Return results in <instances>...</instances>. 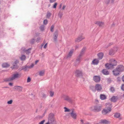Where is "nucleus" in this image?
<instances>
[{
  "label": "nucleus",
  "instance_id": "f257e3e1",
  "mask_svg": "<svg viewBox=\"0 0 124 124\" xmlns=\"http://www.w3.org/2000/svg\"><path fill=\"white\" fill-rule=\"evenodd\" d=\"M102 106L101 105H96L91 107L90 108V110L94 112L100 111L102 108Z\"/></svg>",
  "mask_w": 124,
  "mask_h": 124
},
{
  "label": "nucleus",
  "instance_id": "f03ea898",
  "mask_svg": "<svg viewBox=\"0 0 124 124\" xmlns=\"http://www.w3.org/2000/svg\"><path fill=\"white\" fill-rule=\"evenodd\" d=\"M64 100L70 103H72L73 102V100L72 98L68 96L63 95L62 96Z\"/></svg>",
  "mask_w": 124,
  "mask_h": 124
},
{
  "label": "nucleus",
  "instance_id": "7ed1b4c3",
  "mask_svg": "<svg viewBox=\"0 0 124 124\" xmlns=\"http://www.w3.org/2000/svg\"><path fill=\"white\" fill-rule=\"evenodd\" d=\"M48 121L51 123H52L54 122L55 120L54 115L52 113L48 115Z\"/></svg>",
  "mask_w": 124,
  "mask_h": 124
},
{
  "label": "nucleus",
  "instance_id": "20e7f679",
  "mask_svg": "<svg viewBox=\"0 0 124 124\" xmlns=\"http://www.w3.org/2000/svg\"><path fill=\"white\" fill-rule=\"evenodd\" d=\"M111 111L110 109H109L106 108H104L102 110L101 113L103 115H107Z\"/></svg>",
  "mask_w": 124,
  "mask_h": 124
},
{
  "label": "nucleus",
  "instance_id": "39448f33",
  "mask_svg": "<svg viewBox=\"0 0 124 124\" xmlns=\"http://www.w3.org/2000/svg\"><path fill=\"white\" fill-rule=\"evenodd\" d=\"M75 76L77 77H79L83 76V73L82 71L76 70L75 72Z\"/></svg>",
  "mask_w": 124,
  "mask_h": 124
},
{
  "label": "nucleus",
  "instance_id": "423d86ee",
  "mask_svg": "<svg viewBox=\"0 0 124 124\" xmlns=\"http://www.w3.org/2000/svg\"><path fill=\"white\" fill-rule=\"evenodd\" d=\"M58 34V30H56L54 33V42H56L57 41V39Z\"/></svg>",
  "mask_w": 124,
  "mask_h": 124
},
{
  "label": "nucleus",
  "instance_id": "0eeeda50",
  "mask_svg": "<svg viewBox=\"0 0 124 124\" xmlns=\"http://www.w3.org/2000/svg\"><path fill=\"white\" fill-rule=\"evenodd\" d=\"M105 66L106 68L108 69L110 68H113V67L115 66V64H113V63H107L105 64Z\"/></svg>",
  "mask_w": 124,
  "mask_h": 124
},
{
  "label": "nucleus",
  "instance_id": "6e6552de",
  "mask_svg": "<svg viewBox=\"0 0 124 124\" xmlns=\"http://www.w3.org/2000/svg\"><path fill=\"white\" fill-rule=\"evenodd\" d=\"M93 80L96 83L99 82L101 80L100 76H94L93 78Z\"/></svg>",
  "mask_w": 124,
  "mask_h": 124
},
{
  "label": "nucleus",
  "instance_id": "1a4fd4ad",
  "mask_svg": "<svg viewBox=\"0 0 124 124\" xmlns=\"http://www.w3.org/2000/svg\"><path fill=\"white\" fill-rule=\"evenodd\" d=\"M20 76L19 74L18 73L13 74L11 77V80H13L16 78H19Z\"/></svg>",
  "mask_w": 124,
  "mask_h": 124
},
{
  "label": "nucleus",
  "instance_id": "9d476101",
  "mask_svg": "<svg viewBox=\"0 0 124 124\" xmlns=\"http://www.w3.org/2000/svg\"><path fill=\"white\" fill-rule=\"evenodd\" d=\"M13 88L15 90L19 92H20L22 91L23 87L22 86L16 85Z\"/></svg>",
  "mask_w": 124,
  "mask_h": 124
},
{
  "label": "nucleus",
  "instance_id": "9b49d317",
  "mask_svg": "<svg viewBox=\"0 0 124 124\" xmlns=\"http://www.w3.org/2000/svg\"><path fill=\"white\" fill-rule=\"evenodd\" d=\"M71 110V112L69 114L73 118L75 119H76L77 116L76 113H74V109H72Z\"/></svg>",
  "mask_w": 124,
  "mask_h": 124
},
{
  "label": "nucleus",
  "instance_id": "f8f14e48",
  "mask_svg": "<svg viewBox=\"0 0 124 124\" xmlns=\"http://www.w3.org/2000/svg\"><path fill=\"white\" fill-rule=\"evenodd\" d=\"M117 69L120 72H121L124 70V67L122 65H119L117 67Z\"/></svg>",
  "mask_w": 124,
  "mask_h": 124
},
{
  "label": "nucleus",
  "instance_id": "ddd939ff",
  "mask_svg": "<svg viewBox=\"0 0 124 124\" xmlns=\"http://www.w3.org/2000/svg\"><path fill=\"white\" fill-rule=\"evenodd\" d=\"M106 108L109 109H110L112 111V105L111 103L108 102L106 103L105 104Z\"/></svg>",
  "mask_w": 124,
  "mask_h": 124
},
{
  "label": "nucleus",
  "instance_id": "4468645a",
  "mask_svg": "<svg viewBox=\"0 0 124 124\" xmlns=\"http://www.w3.org/2000/svg\"><path fill=\"white\" fill-rule=\"evenodd\" d=\"M85 39V37L82 35H80L78 36L75 40V42H79Z\"/></svg>",
  "mask_w": 124,
  "mask_h": 124
},
{
  "label": "nucleus",
  "instance_id": "2eb2a0df",
  "mask_svg": "<svg viewBox=\"0 0 124 124\" xmlns=\"http://www.w3.org/2000/svg\"><path fill=\"white\" fill-rule=\"evenodd\" d=\"M99 123L101 124H110V122L106 119H102L101 120Z\"/></svg>",
  "mask_w": 124,
  "mask_h": 124
},
{
  "label": "nucleus",
  "instance_id": "dca6fc26",
  "mask_svg": "<svg viewBox=\"0 0 124 124\" xmlns=\"http://www.w3.org/2000/svg\"><path fill=\"white\" fill-rule=\"evenodd\" d=\"M95 91L97 90L98 92L100 91L102 89L101 87V85L98 84H97L95 86Z\"/></svg>",
  "mask_w": 124,
  "mask_h": 124
},
{
  "label": "nucleus",
  "instance_id": "f3484780",
  "mask_svg": "<svg viewBox=\"0 0 124 124\" xmlns=\"http://www.w3.org/2000/svg\"><path fill=\"white\" fill-rule=\"evenodd\" d=\"M112 72L113 74L115 76L119 75V72H120L118 71V70L117 69V68L113 70Z\"/></svg>",
  "mask_w": 124,
  "mask_h": 124
},
{
  "label": "nucleus",
  "instance_id": "a211bd4d",
  "mask_svg": "<svg viewBox=\"0 0 124 124\" xmlns=\"http://www.w3.org/2000/svg\"><path fill=\"white\" fill-rule=\"evenodd\" d=\"M95 24H97L99 27H101L104 24V23L102 22L96 21L95 22Z\"/></svg>",
  "mask_w": 124,
  "mask_h": 124
},
{
  "label": "nucleus",
  "instance_id": "6ab92c4d",
  "mask_svg": "<svg viewBox=\"0 0 124 124\" xmlns=\"http://www.w3.org/2000/svg\"><path fill=\"white\" fill-rule=\"evenodd\" d=\"M118 99L117 96H113L110 99L111 102H116Z\"/></svg>",
  "mask_w": 124,
  "mask_h": 124
},
{
  "label": "nucleus",
  "instance_id": "aec40b11",
  "mask_svg": "<svg viewBox=\"0 0 124 124\" xmlns=\"http://www.w3.org/2000/svg\"><path fill=\"white\" fill-rule=\"evenodd\" d=\"M82 56H80L79 55L77 57L76 60V63L75 64V65L76 66L77 65V64H78L80 62V60L81 59V57Z\"/></svg>",
  "mask_w": 124,
  "mask_h": 124
},
{
  "label": "nucleus",
  "instance_id": "412c9836",
  "mask_svg": "<svg viewBox=\"0 0 124 124\" xmlns=\"http://www.w3.org/2000/svg\"><path fill=\"white\" fill-rule=\"evenodd\" d=\"M74 50V49H72L70 51L68 54L66 58H70L71 56L73 53Z\"/></svg>",
  "mask_w": 124,
  "mask_h": 124
},
{
  "label": "nucleus",
  "instance_id": "4be33fe9",
  "mask_svg": "<svg viewBox=\"0 0 124 124\" xmlns=\"http://www.w3.org/2000/svg\"><path fill=\"white\" fill-rule=\"evenodd\" d=\"M10 66V65L7 62L3 63L2 65V67L3 68H7Z\"/></svg>",
  "mask_w": 124,
  "mask_h": 124
},
{
  "label": "nucleus",
  "instance_id": "5701e85b",
  "mask_svg": "<svg viewBox=\"0 0 124 124\" xmlns=\"http://www.w3.org/2000/svg\"><path fill=\"white\" fill-rule=\"evenodd\" d=\"M104 54L102 52H100L97 54L98 59L99 60L102 59L103 56Z\"/></svg>",
  "mask_w": 124,
  "mask_h": 124
},
{
  "label": "nucleus",
  "instance_id": "b1692460",
  "mask_svg": "<svg viewBox=\"0 0 124 124\" xmlns=\"http://www.w3.org/2000/svg\"><path fill=\"white\" fill-rule=\"evenodd\" d=\"M86 47H84L82 49V50L80 53L79 55L80 56H82L84 54L85 52V51L86 49Z\"/></svg>",
  "mask_w": 124,
  "mask_h": 124
},
{
  "label": "nucleus",
  "instance_id": "393cba45",
  "mask_svg": "<svg viewBox=\"0 0 124 124\" xmlns=\"http://www.w3.org/2000/svg\"><path fill=\"white\" fill-rule=\"evenodd\" d=\"M102 73L105 75H108L109 74V73L108 71H107V70L105 69H103L102 70Z\"/></svg>",
  "mask_w": 124,
  "mask_h": 124
},
{
  "label": "nucleus",
  "instance_id": "a878e982",
  "mask_svg": "<svg viewBox=\"0 0 124 124\" xmlns=\"http://www.w3.org/2000/svg\"><path fill=\"white\" fill-rule=\"evenodd\" d=\"M99 62V60L95 59H94L92 61V63L94 65H97Z\"/></svg>",
  "mask_w": 124,
  "mask_h": 124
},
{
  "label": "nucleus",
  "instance_id": "bb28decb",
  "mask_svg": "<svg viewBox=\"0 0 124 124\" xmlns=\"http://www.w3.org/2000/svg\"><path fill=\"white\" fill-rule=\"evenodd\" d=\"M19 67V66L18 65H17V64H13V66H11V68L12 69H17Z\"/></svg>",
  "mask_w": 124,
  "mask_h": 124
},
{
  "label": "nucleus",
  "instance_id": "cd10ccee",
  "mask_svg": "<svg viewBox=\"0 0 124 124\" xmlns=\"http://www.w3.org/2000/svg\"><path fill=\"white\" fill-rule=\"evenodd\" d=\"M115 52L113 49H111L109 51V54L111 55H113L115 54Z\"/></svg>",
  "mask_w": 124,
  "mask_h": 124
},
{
  "label": "nucleus",
  "instance_id": "c85d7f7f",
  "mask_svg": "<svg viewBox=\"0 0 124 124\" xmlns=\"http://www.w3.org/2000/svg\"><path fill=\"white\" fill-rule=\"evenodd\" d=\"M120 115V114L119 113L116 112L114 114V116L115 118H119Z\"/></svg>",
  "mask_w": 124,
  "mask_h": 124
},
{
  "label": "nucleus",
  "instance_id": "c756f323",
  "mask_svg": "<svg viewBox=\"0 0 124 124\" xmlns=\"http://www.w3.org/2000/svg\"><path fill=\"white\" fill-rule=\"evenodd\" d=\"M28 69V66L26 65L22 67V70H23L24 71H25L27 70Z\"/></svg>",
  "mask_w": 124,
  "mask_h": 124
},
{
  "label": "nucleus",
  "instance_id": "7c9ffc66",
  "mask_svg": "<svg viewBox=\"0 0 124 124\" xmlns=\"http://www.w3.org/2000/svg\"><path fill=\"white\" fill-rule=\"evenodd\" d=\"M100 99L102 100L105 99L107 97L104 94H101L100 95Z\"/></svg>",
  "mask_w": 124,
  "mask_h": 124
},
{
  "label": "nucleus",
  "instance_id": "2f4dec72",
  "mask_svg": "<svg viewBox=\"0 0 124 124\" xmlns=\"http://www.w3.org/2000/svg\"><path fill=\"white\" fill-rule=\"evenodd\" d=\"M89 88L93 92H95L96 91L95 87L91 85L90 86Z\"/></svg>",
  "mask_w": 124,
  "mask_h": 124
},
{
  "label": "nucleus",
  "instance_id": "473e14b6",
  "mask_svg": "<svg viewBox=\"0 0 124 124\" xmlns=\"http://www.w3.org/2000/svg\"><path fill=\"white\" fill-rule=\"evenodd\" d=\"M45 74L44 71L42 70L40 71L39 72V75L40 76H43Z\"/></svg>",
  "mask_w": 124,
  "mask_h": 124
},
{
  "label": "nucleus",
  "instance_id": "72a5a7b5",
  "mask_svg": "<svg viewBox=\"0 0 124 124\" xmlns=\"http://www.w3.org/2000/svg\"><path fill=\"white\" fill-rule=\"evenodd\" d=\"M26 57L24 55H23L20 58L21 60L22 61H24Z\"/></svg>",
  "mask_w": 124,
  "mask_h": 124
},
{
  "label": "nucleus",
  "instance_id": "f704fd0d",
  "mask_svg": "<svg viewBox=\"0 0 124 124\" xmlns=\"http://www.w3.org/2000/svg\"><path fill=\"white\" fill-rule=\"evenodd\" d=\"M35 41V39H32L30 41V43L31 44L33 45Z\"/></svg>",
  "mask_w": 124,
  "mask_h": 124
},
{
  "label": "nucleus",
  "instance_id": "c9c22d12",
  "mask_svg": "<svg viewBox=\"0 0 124 124\" xmlns=\"http://www.w3.org/2000/svg\"><path fill=\"white\" fill-rule=\"evenodd\" d=\"M111 63H113V64H115V66L117 65V62L115 60L113 59L111 61Z\"/></svg>",
  "mask_w": 124,
  "mask_h": 124
},
{
  "label": "nucleus",
  "instance_id": "e433bc0d",
  "mask_svg": "<svg viewBox=\"0 0 124 124\" xmlns=\"http://www.w3.org/2000/svg\"><path fill=\"white\" fill-rule=\"evenodd\" d=\"M11 78H7L4 79V81L5 82L9 81L12 80H11Z\"/></svg>",
  "mask_w": 124,
  "mask_h": 124
},
{
  "label": "nucleus",
  "instance_id": "4c0bfd02",
  "mask_svg": "<svg viewBox=\"0 0 124 124\" xmlns=\"http://www.w3.org/2000/svg\"><path fill=\"white\" fill-rule=\"evenodd\" d=\"M51 15V14L50 12H48L46 15V18H49L50 17Z\"/></svg>",
  "mask_w": 124,
  "mask_h": 124
},
{
  "label": "nucleus",
  "instance_id": "58836bf2",
  "mask_svg": "<svg viewBox=\"0 0 124 124\" xmlns=\"http://www.w3.org/2000/svg\"><path fill=\"white\" fill-rule=\"evenodd\" d=\"M64 108L65 109L64 112H69L70 111V109L66 107H64Z\"/></svg>",
  "mask_w": 124,
  "mask_h": 124
},
{
  "label": "nucleus",
  "instance_id": "ea45409f",
  "mask_svg": "<svg viewBox=\"0 0 124 124\" xmlns=\"http://www.w3.org/2000/svg\"><path fill=\"white\" fill-rule=\"evenodd\" d=\"M62 15L63 14L62 12H61L60 11L58 14V16H59V17L60 18H61Z\"/></svg>",
  "mask_w": 124,
  "mask_h": 124
},
{
  "label": "nucleus",
  "instance_id": "a19ab883",
  "mask_svg": "<svg viewBox=\"0 0 124 124\" xmlns=\"http://www.w3.org/2000/svg\"><path fill=\"white\" fill-rule=\"evenodd\" d=\"M54 26L53 25H52L51 27V28H50V31H51L52 32H53L54 31Z\"/></svg>",
  "mask_w": 124,
  "mask_h": 124
},
{
  "label": "nucleus",
  "instance_id": "79ce46f5",
  "mask_svg": "<svg viewBox=\"0 0 124 124\" xmlns=\"http://www.w3.org/2000/svg\"><path fill=\"white\" fill-rule=\"evenodd\" d=\"M44 26L43 25H41L40 27V29L42 31L44 30Z\"/></svg>",
  "mask_w": 124,
  "mask_h": 124
},
{
  "label": "nucleus",
  "instance_id": "37998d69",
  "mask_svg": "<svg viewBox=\"0 0 124 124\" xmlns=\"http://www.w3.org/2000/svg\"><path fill=\"white\" fill-rule=\"evenodd\" d=\"M13 102V100H10L8 101L7 102V103L8 104H11Z\"/></svg>",
  "mask_w": 124,
  "mask_h": 124
},
{
  "label": "nucleus",
  "instance_id": "c03bdc74",
  "mask_svg": "<svg viewBox=\"0 0 124 124\" xmlns=\"http://www.w3.org/2000/svg\"><path fill=\"white\" fill-rule=\"evenodd\" d=\"M57 2H55L53 5V8H56V6L57 5Z\"/></svg>",
  "mask_w": 124,
  "mask_h": 124
},
{
  "label": "nucleus",
  "instance_id": "a18cd8bd",
  "mask_svg": "<svg viewBox=\"0 0 124 124\" xmlns=\"http://www.w3.org/2000/svg\"><path fill=\"white\" fill-rule=\"evenodd\" d=\"M54 93L53 91H50V96L51 97H53L54 95Z\"/></svg>",
  "mask_w": 124,
  "mask_h": 124
},
{
  "label": "nucleus",
  "instance_id": "49530a36",
  "mask_svg": "<svg viewBox=\"0 0 124 124\" xmlns=\"http://www.w3.org/2000/svg\"><path fill=\"white\" fill-rule=\"evenodd\" d=\"M40 37H38L37 38L36 40V42L37 43H39V42L40 40Z\"/></svg>",
  "mask_w": 124,
  "mask_h": 124
},
{
  "label": "nucleus",
  "instance_id": "de8ad7c7",
  "mask_svg": "<svg viewBox=\"0 0 124 124\" xmlns=\"http://www.w3.org/2000/svg\"><path fill=\"white\" fill-rule=\"evenodd\" d=\"M118 49V48L117 47H113V49L114 51H115V52H116L117 51Z\"/></svg>",
  "mask_w": 124,
  "mask_h": 124
},
{
  "label": "nucleus",
  "instance_id": "09e8293b",
  "mask_svg": "<svg viewBox=\"0 0 124 124\" xmlns=\"http://www.w3.org/2000/svg\"><path fill=\"white\" fill-rule=\"evenodd\" d=\"M43 23L44 24L46 25L48 23V21L47 19L45 20L44 21Z\"/></svg>",
  "mask_w": 124,
  "mask_h": 124
},
{
  "label": "nucleus",
  "instance_id": "8fccbe9b",
  "mask_svg": "<svg viewBox=\"0 0 124 124\" xmlns=\"http://www.w3.org/2000/svg\"><path fill=\"white\" fill-rule=\"evenodd\" d=\"M34 66L33 63L30 66H28V68L31 69Z\"/></svg>",
  "mask_w": 124,
  "mask_h": 124
},
{
  "label": "nucleus",
  "instance_id": "3c124183",
  "mask_svg": "<svg viewBox=\"0 0 124 124\" xmlns=\"http://www.w3.org/2000/svg\"><path fill=\"white\" fill-rule=\"evenodd\" d=\"M42 97L43 98H45L46 97V95L44 94V93H42Z\"/></svg>",
  "mask_w": 124,
  "mask_h": 124
},
{
  "label": "nucleus",
  "instance_id": "603ef678",
  "mask_svg": "<svg viewBox=\"0 0 124 124\" xmlns=\"http://www.w3.org/2000/svg\"><path fill=\"white\" fill-rule=\"evenodd\" d=\"M45 111L44 112L43 114V115L42 116V117H43V116H44L45 114L46 113V112L47 111V109H45Z\"/></svg>",
  "mask_w": 124,
  "mask_h": 124
},
{
  "label": "nucleus",
  "instance_id": "864d4df0",
  "mask_svg": "<svg viewBox=\"0 0 124 124\" xmlns=\"http://www.w3.org/2000/svg\"><path fill=\"white\" fill-rule=\"evenodd\" d=\"M31 81V78L30 77H29L27 79V82L28 83L29 82Z\"/></svg>",
  "mask_w": 124,
  "mask_h": 124
},
{
  "label": "nucleus",
  "instance_id": "5fc2aeb1",
  "mask_svg": "<svg viewBox=\"0 0 124 124\" xmlns=\"http://www.w3.org/2000/svg\"><path fill=\"white\" fill-rule=\"evenodd\" d=\"M45 121V120H43L41 122H40V123H39V124H44V122Z\"/></svg>",
  "mask_w": 124,
  "mask_h": 124
},
{
  "label": "nucleus",
  "instance_id": "6e6d98bb",
  "mask_svg": "<svg viewBox=\"0 0 124 124\" xmlns=\"http://www.w3.org/2000/svg\"><path fill=\"white\" fill-rule=\"evenodd\" d=\"M110 90L112 92H113L115 91L114 88L113 87H111L110 88Z\"/></svg>",
  "mask_w": 124,
  "mask_h": 124
},
{
  "label": "nucleus",
  "instance_id": "4d7b16f0",
  "mask_svg": "<svg viewBox=\"0 0 124 124\" xmlns=\"http://www.w3.org/2000/svg\"><path fill=\"white\" fill-rule=\"evenodd\" d=\"M110 1V0H106L105 1V3L107 4H109Z\"/></svg>",
  "mask_w": 124,
  "mask_h": 124
},
{
  "label": "nucleus",
  "instance_id": "13d9d810",
  "mask_svg": "<svg viewBox=\"0 0 124 124\" xmlns=\"http://www.w3.org/2000/svg\"><path fill=\"white\" fill-rule=\"evenodd\" d=\"M121 89L122 90L124 91V84H123L121 86Z\"/></svg>",
  "mask_w": 124,
  "mask_h": 124
},
{
  "label": "nucleus",
  "instance_id": "bf43d9fd",
  "mask_svg": "<svg viewBox=\"0 0 124 124\" xmlns=\"http://www.w3.org/2000/svg\"><path fill=\"white\" fill-rule=\"evenodd\" d=\"M19 62V61L17 60H16L13 63L15 64H17V63H18Z\"/></svg>",
  "mask_w": 124,
  "mask_h": 124
},
{
  "label": "nucleus",
  "instance_id": "052dcab7",
  "mask_svg": "<svg viewBox=\"0 0 124 124\" xmlns=\"http://www.w3.org/2000/svg\"><path fill=\"white\" fill-rule=\"evenodd\" d=\"M117 81H121V78L120 77H118L117 78Z\"/></svg>",
  "mask_w": 124,
  "mask_h": 124
},
{
  "label": "nucleus",
  "instance_id": "680f3d73",
  "mask_svg": "<svg viewBox=\"0 0 124 124\" xmlns=\"http://www.w3.org/2000/svg\"><path fill=\"white\" fill-rule=\"evenodd\" d=\"M56 0H50L49 1L50 3H52L54 2Z\"/></svg>",
  "mask_w": 124,
  "mask_h": 124
},
{
  "label": "nucleus",
  "instance_id": "e2e57ef3",
  "mask_svg": "<svg viewBox=\"0 0 124 124\" xmlns=\"http://www.w3.org/2000/svg\"><path fill=\"white\" fill-rule=\"evenodd\" d=\"M47 43H46L45 45L44 46V48L46 49V46H47Z\"/></svg>",
  "mask_w": 124,
  "mask_h": 124
},
{
  "label": "nucleus",
  "instance_id": "0e129e2a",
  "mask_svg": "<svg viewBox=\"0 0 124 124\" xmlns=\"http://www.w3.org/2000/svg\"><path fill=\"white\" fill-rule=\"evenodd\" d=\"M9 85L11 86H12L13 85V83H10L8 84Z\"/></svg>",
  "mask_w": 124,
  "mask_h": 124
},
{
  "label": "nucleus",
  "instance_id": "69168bd1",
  "mask_svg": "<svg viewBox=\"0 0 124 124\" xmlns=\"http://www.w3.org/2000/svg\"><path fill=\"white\" fill-rule=\"evenodd\" d=\"M109 46L108 45H106L105 46V48H108V47H109Z\"/></svg>",
  "mask_w": 124,
  "mask_h": 124
},
{
  "label": "nucleus",
  "instance_id": "338daca9",
  "mask_svg": "<svg viewBox=\"0 0 124 124\" xmlns=\"http://www.w3.org/2000/svg\"><path fill=\"white\" fill-rule=\"evenodd\" d=\"M115 25V24L114 23L111 25V27H114Z\"/></svg>",
  "mask_w": 124,
  "mask_h": 124
},
{
  "label": "nucleus",
  "instance_id": "774afa93",
  "mask_svg": "<svg viewBox=\"0 0 124 124\" xmlns=\"http://www.w3.org/2000/svg\"><path fill=\"white\" fill-rule=\"evenodd\" d=\"M122 81L124 82V75L122 77Z\"/></svg>",
  "mask_w": 124,
  "mask_h": 124
}]
</instances>
